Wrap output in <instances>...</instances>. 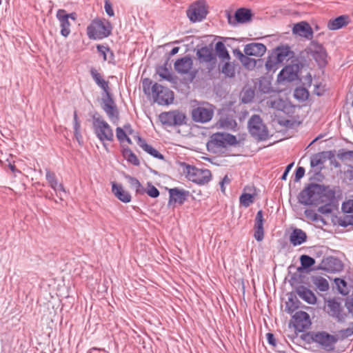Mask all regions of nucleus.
Masks as SVG:
<instances>
[{
	"instance_id": "16",
	"label": "nucleus",
	"mask_w": 353,
	"mask_h": 353,
	"mask_svg": "<svg viewBox=\"0 0 353 353\" xmlns=\"http://www.w3.org/2000/svg\"><path fill=\"white\" fill-rule=\"evenodd\" d=\"M293 323L295 330L299 332H303L311 325L310 315L303 311H298L293 316Z\"/></svg>"
},
{
	"instance_id": "25",
	"label": "nucleus",
	"mask_w": 353,
	"mask_h": 353,
	"mask_svg": "<svg viewBox=\"0 0 353 353\" xmlns=\"http://www.w3.org/2000/svg\"><path fill=\"white\" fill-rule=\"evenodd\" d=\"M296 292L299 296L308 304L314 305L316 303L315 294L303 285H299L296 288Z\"/></svg>"
},
{
	"instance_id": "37",
	"label": "nucleus",
	"mask_w": 353,
	"mask_h": 353,
	"mask_svg": "<svg viewBox=\"0 0 353 353\" xmlns=\"http://www.w3.org/2000/svg\"><path fill=\"white\" fill-rule=\"evenodd\" d=\"M103 110L106 113L110 121H112L114 123L118 121L119 119V112L118 110L117 105H114L112 106H108L107 108H104Z\"/></svg>"
},
{
	"instance_id": "27",
	"label": "nucleus",
	"mask_w": 353,
	"mask_h": 353,
	"mask_svg": "<svg viewBox=\"0 0 353 353\" xmlns=\"http://www.w3.org/2000/svg\"><path fill=\"white\" fill-rule=\"evenodd\" d=\"M112 191L115 196L123 203H129L131 201V195L130 194L123 190L121 185L117 184L116 183H112Z\"/></svg>"
},
{
	"instance_id": "3",
	"label": "nucleus",
	"mask_w": 353,
	"mask_h": 353,
	"mask_svg": "<svg viewBox=\"0 0 353 353\" xmlns=\"http://www.w3.org/2000/svg\"><path fill=\"white\" fill-rule=\"evenodd\" d=\"M248 128L251 136L259 141H265L269 137L268 128L258 114H254L250 118Z\"/></svg>"
},
{
	"instance_id": "30",
	"label": "nucleus",
	"mask_w": 353,
	"mask_h": 353,
	"mask_svg": "<svg viewBox=\"0 0 353 353\" xmlns=\"http://www.w3.org/2000/svg\"><path fill=\"white\" fill-rule=\"evenodd\" d=\"M168 61L169 58H168L167 61L163 65L157 68V74H158L162 79L166 80L169 82H173L174 79L168 68Z\"/></svg>"
},
{
	"instance_id": "6",
	"label": "nucleus",
	"mask_w": 353,
	"mask_h": 353,
	"mask_svg": "<svg viewBox=\"0 0 353 353\" xmlns=\"http://www.w3.org/2000/svg\"><path fill=\"white\" fill-rule=\"evenodd\" d=\"M312 341L326 352H332L335 348L338 341L336 336L330 334L325 331L313 332L311 335Z\"/></svg>"
},
{
	"instance_id": "45",
	"label": "nucleus",
	"mask_w": 353,
	"mask_h": 353,
	"mask_svg": "<svg viewBox=\"0 0 353 353\" xmlns=\"http://www.w3.org/2000/svg\"><path fill=\"white\" fill-rule=\"evenodd\" d=\"M305 216L312 221H323V218L316 214L313 210L306 209L304 212Z\"/></svg>"
},
{
	"instance_id": "11",
	"label": "nucleus",
	"mask_w": 353,
	"mask_h": 353,
	"mask_svg": "<svg viewBox=\"0 0 353 353\" xmlns=\"http://www.w3.org/2000/svg\"><path fill=\"white\" fill-rule=\"evenodd\" d=\"M237 143L235 136L228 133H216L211 137L210 141L208 143V147H215L217 148H223L229 145H234Z\"/></svg>"
},
{
	"instance_id": "41",
	"label": "nucleus",
	"mask_w": 353,
	"mask_h": 353,
	"mask_svg": "<svg viewBox=\"0 0 353 353\" xmlns=\"http://www.w3.org/2000/svg\"><path fill=\"white\" fill-rule=\"evenodd\" d=\"M254 201V196L248 193H243L239 197L240 204L245 207H249Z\"/></svg>"
},
{
	"instance_id": "61",
	"label": "nucleus",
	"mask_w": 353,
	"mask_h": 353,
	"mask_svg": "<svg viewBox=\"0 0 353 353\" xmlns=\"http://www.w3.org/2000/svg\"><path fill=\"white\" fill-rule=\"evenodd\" d=\"M292 166H293V163H290V164L287 165L284 172L283 173V174H282L281 177V179L282 180H285L287 179L288 172H290V170H291Z\"/></svg>"
},
{
	"instance_id": "17",
	"label": "nucleus",
	"mask_w": 353,
	"mask_h": 353,
	"mask_svg": "<svg viewBox=\"0 0 353 353\" xmlns=\"http://www.w3.org/2000/svg\"><path fill=\"white\" fill-rule=\"evenodd\" d=\"M298 66L295 65H286L278 74L277 81L280 83L292 82L298 78Z\"/></svg>"
},
{
	"instance_id": "38",
	"label": "nucleus",
	"mask_w": 353,
	"mask_h": 353,
	"mask_svg": "<svg viewBox=\"0 0 353 353\" xmlns=\"http://www.w3.org/2000/svg\"><path fill=\"white\" fill-rule=\"evenodd\" d=\"M215 50L218 56L223 60H229L230 59L228 51L227 50L224 43L218 41L215 45Z\"/></svg>"
},
{
	"instance_id": "9",
	"label": "nucleus",
	"mask_w": 353,
	"mask_h": 353,
	"mask_svg": "<svg viewBox=\"0 0 353 353\" xmlns=\"http://www.w3.org/2000/svg\"><path fill=\"white\" fill-rule=\"evenodd\" d=\"M207 14V6L203 1H197L193 3L187 10V15L193 23L203 21Z\"/></svg>"
},
{
	"instance_id": "50",
	"label": "nucleus",
	"mask_w": 353,
	"mask_h": 353,
	"mask_svg": "<svg viewBox=\"0 0 353 353\" xmlns=\"http://www.w3.org/2000/svg\"><path fill=\"white\" fill-rule=\"evenodd\" d=\"M299 305L296 304L294 301L293 299L289 298L288 301L286 303L285 310L288 313L292 314L293 313L297 308Z\"/></svg>"
},
{
	"instance_id": "23",
	"label": "nucleus",
	"mask_w": 353,
	"mask_h": 353,
	"mask_svg": "<svg viewBox=\"0 0 353 353\" xmlns=\"http://www.w3.org/2000/svg\"><path fill=\"white\" fill-rule=\"evenodd\" d=\"M264 219L263 215V211L259 210L256 213L254 223V236L257 241H261L264 238V230L263 223Z\"/></svg>"
},
{
	"instance_id": "33",
	"label": "nucleus",
	"mask_w": 353,
	"mask_h": 353,
	"mask_svg": "<svg viewBox=\"0 0 353 353\" xmlns=\"http://www.w3.org/2000/svg\"><path fill=\"white\" fill-rule=\"evenodd\" d=\"M125 179L128 181L130 187L135 190L136 193L139 194H143L145 193V190L139 181L130 175L126 174L125 176Z\"/></svg>"
},
{
	"instance_id": "42",
	"label": "nucleus",
	"mask_w": 353,
	"mask_h": 353,
	"mask_svg": "<svg viewBox=\"0 0 353 353\" xmlns=\"http://www.w3.org/2000/svg\"><path fill=\"white\" fill-rule=\"evenodd\" d=\"M294 96L299 100L305 101L307 99L309 92L305 88H297L294 90Z\"/></svg>"
},
{
	"instance_id": "20",
	"label": "nucleus",
	"mask_w": 353,
	"mask_h": 353,
	"mask_svg": "<svg viewBox=\"0 0 353 353\" xmlns=\"http://www.w3.org/2000/svg\"><path fill=\"white\" fill-rule=\"evenodd\" d=\"M294 34L299 35L307 39H311L313 37V30L310 24L306 21H301L294 24L292 28Z\"/></svg>"
},
{
	"instance_id": "21",
	"label": "nucleus",
	"mask_w": 353,
	"mask_h": 353,
	"mask_svg": "<svg viewBox=\"0 0 353 353\" xmlns=\"http://www.w3.org/2000/svg\"><path fill=\"white\" fill-rule=\"evenodd\" d=\"M266 46L261 43H251L245 46L244 52L248 56L262 57L266 52Z\"/></svg>"
},
{
	"instance_id": "35",
	"label": "nucleus",
	"mask_w": 353,
	"mask_h": 353,
	"mask_svg": "<svg viewBox=\"0 0 353 353\" xmlns=\"http://www.w3.org/2000/svg\"><path fill=\"white\" fill-rule=\"evenodd\" d=\"M290 52V50L289 47H279L276 49L274 54L273 55L276 57L277 61L281 63L288 59Z\"/></svg>"
},
{
	"instance_id": "49",
	"label": "nucleus",
	"mask_w": 353,
	"mask_h": 353,
	"mask_svg": "<svg viewBox=\"0 0 353 353\" xmlns=\"http://www.w3.org/2000/svg\"><path fill=\"white\" fill-rule=\"evenodd\" d=\"M339 334L343 339L352 336L353 334V323H351L347 328L339 330Z\"/></svg>"
},
{
	"instance_id": "51",
	"label": "nucleus",
	"mask_w": 353,
	"mask_h": 353,
	"mask_svg": "<svg viewBox=\"0 0 353 353\" xmlns=\"http://www.w3.org/2000/svg\"><path fill=\"white\" fill-rule=\"evenodd\" d=\"M340 225L346 227L347 225H353V214H345L342 219H341Z\"/></svg>"
},
{
	"instance_id": "31",
	"label": "nucleus",
	"mask_w": 353,
	"mask_h": 353,
	"mask_svg": "<svg viewBox=\"0 0 353 353\" xmlns=\"http://www.w3.org/2000/svg\"><path fill=\"white\" fill-rule=\"evenodd\" d=\"M347 16H339L332 20H330L327 23V28L331 30H339L347 24Z\"/></svg>"
},
{
	"instance_id": "24",
	"label": "nucleus",
	"mask_w": 353,
	"mask_h": 353,
	"mask_svg": "<svg viewBox=\"0 0 353 353\" xmlns=\"http://www.w3.org/2000/svg\"><path fill=\"white\" fill-rule=\"evenodd\" d=\"M57 18L60 23L61 34L64 37H68L70 34V23L67 16L65 15V10L59 9L57 12Z\"/></svg>"
},
{
	"instance_id": "29",
	"label": "nucleus",
	"mask_w": 353,
	"mask_h": 353,
	"mask_svg": "<svg viewBox=\"0 0 353 353\" xmlns=\"http://www.w3.org/2000/svg\"><path fill=\"white\" fill-rule=\"evenodd\" d=\"M307 239V235L305 232L301 229L296 228L293 230L290 235V242L294 245H299L303 243Z\"/></svg>"
},
{
	"instance_id": "43",
	"label": "nucleus",
	"mask_w": 353,
	"mask_h": 353,
	"mask_svg": "<svg viewBox=\"0 0 353 353\" xmlns=\"http://www.w3.org/2000/svg\"><path fill=\"white\" fill-rule=\"evenodd\" d=\"M300 261L303 268H309L315 263L314 259L306 254L301 256Z\"/></svg>"
},
{
	"instance_id": "4",
	"label": "nucleus",
	"mask_w": 353,
	"mask_h": 353,
	"mask_svg": "<svg viewBox=\"0 0 353 353\" xmlns=\"http://www.w3.org/2000/svg\"><path fill=\"white\" fill-rule=\"evenodd\" d=\"M111 30L110 22L94 20L87 28V34L91 39H102L111 34Z\"/></svg>"
},
{
	"instance_id": "57",
	"label": "nucleus",
	"mask_w": 353,
	"mask_h": 353,
	"mask_svg": "<svg viewBox=\"0 0 353 353\" xmlns=\"http://www.w3.org/2000/svg\"><path fill=\"white\" fill-rule=\"evenodd\" d=\"M104 8H105V10L108 16L113 17L114 15V12L112 9V4L109 2L108 0L105 1Z\"/></svg>"
},
{
	"instance_id": "14",
	"label": "nucleus",
	"mask_w": 353,
	"mask_h": 353,
	"mask_svg": "<svg viewBox=\"0 0 353 353\" xmlns=\"http://www.w3.org/2000/svg\"><path fill=\"white\" fill-rule=\"evenodd\" d=\"M196 56L201 63H208V69L212 70L216 65V58L212 48L205 46L196 51Z\"/></svg>"
},
{
	"instance_id": "54",
	"label": "nucleus",
	"mask_w": 353,
	"mask_h": 353,
	"mask_svg": "<svg viewBox=\"0 0 353 353\" xmlns=\"http://www.w3.org/2000/svg\"><path fill=\"white\" fill-rule=\"evenodd\" d=\"M116 136L121 143H123L125 141V139L127 138L125 132L120 127H118L116 129Z\"/></svg>"
},
{
	"instance_id": "12",
	"label": "nucleus",
	"mask_w": 353,
	"mask_h": 353,
	"mask_svg": "<svg viewBox=\"0 0 353 353\" xmlns=\"http://www.w3.org/2000/svg\"><path fill=\"white\" fill-rule=\"evenodd\" d=\"M214 115V108L210 104L199 105L192 110V120L198 123H207Z\"/></svg>"
},
{
	"instance_id": "36",
	"label": "nucleus",
	"mask_w": 353,
	"mask_h": 353,
	"mask_svg": "<svg viewBox=\"0 0 353 353\" xmlns=\"http://www.w3.org/2000/svg\"><path fill=\"white\" fill-rule=\"evenodd\" d=\"M239 59L243 66L248 69H253L256 64L254 59H251L248 55H244L241 51H238Z\"/></svg>"
},
{
	"instance_id": "55",
	"label": "nucleus",
	"mask_w": 353,
	"mask_h": 353,
	"mask_svg": "<svg viewBox=\"0 0 353 353\" xmlns=\"http://www.w3.org/2000/svg\"><path fill=\"white\" fill-rule=\"evenodd\" d=\"M152 81L149 79H145L143 81V90L145 94H149L150 88L152 89Z\"/></svg>"
},
{
	"instance_id": "19",
	"label": "nucleus",
	"mask_w": 353,
	"mask_h": 353,
	"mask_svg": "<svg viewBox=\"0 0 353 353\" xmlns=\"http://www.w3.org/2000/svg\"><path fill=\"white\" fill-rule=\"evenodd\" d=\"M190 192L183 189L177 188H171L169 190V201L168 205L178 203L182 205L187 200L189 196Z\"/></svg>"
},
{
	"instance_id": "53",
	"label": "nucleus",
	"mask_w": 353,
	"mask_h": 353,
	"mask_svg": "<svg viewBox=\"0 0 353 353\" xmlns=\"http://www.w3.org/2000/svg\"><path fill=\"white\" fill-rule=\"evenodd\" d=\"M97 51L103 56L104 61L108 59L106 54L107 52H110L111 54H112L108 47L104 46L103 45H97Z\"/></svg>"
},
{
	"instance_id": "39",
	"label": "nucleus",
	"mask_w": 353,
	"mask_h": 353,
	"mask_svg": "<svg viewBox=\"0 0 353 353\" xmlns=\"http://www.w3.org/2000/svg\"><path fill=\"white\" fill-rule=\"evenodd\" d=\"M334 197V193L330 192L329 195V200L326 203H323L324 205L318 208L317 211L323 214H329L332 212V208L331 206V200Z\"/></svg>"
},
{
	"instance_id": "52",
	"label": "nucleus",
	"mask_w": 353,
	"mask_h": 353,
	"mask_svg": "<svg viewBox=\"0 0 353 353\" xmlns=\"http://www.w3.org/2000/svg\"><path fill=\"white\" fill-rule=\"evenodd\" d=\"M342 210L347 214H353V200H349L342 204Z\"/></svg>"
},
{
	"instance_id": "15",
	"label": "nucleus",
	"mask_w": 353,
	"mask_h": 353,
	"mask_svg": "<svg viewBox=\"0 0 353 353\" xmlns=\"http://www.w3.org/2000/svg\"><path fill=\"white\" fill-rule=\"evenodd\" d=\"M252 14L251 10L247 8H241L236 10L234 16L228 15V23L232 26H236L237 23H245L251 21Z\"/></svg>"
},
{
	"instance_id": "8",
	"label": "nucleus",
	"mask_w": 353,
	"mask_h": 353,
	"mask_svg": "<svg viewBox=\"0 0 353 353\" xmlns=\"http://www.w3.org/2000/svg\"><path fill=\"white\" fill-rule=\"evenodd\" d=\"M305 52L310 55L320 67H324L327 64V52L321 44L316 41H312L305 49Z\"/></svg>"
},
{
	"instance_id": "64",
	"label": "nucleus",
	"mask_w": 353,
	"mask_h": 353,
	"mask_svg": "<svg viewBox=\"0 0 353 353\" xmlns=\"http://www.w3.org/2000/svg\"><path fill=\"white\" fill-rule=\"evenodd\" d=\"M50 187L54 190V191H57V188L59 185V183H58V181L57 180H54L53 182L52 183H50Z\"/></svg>"
},
{
	"instance_id": "13",
	"label": "nucleus",
	"mask_w": 353,
	"mask_h": 353,
	"mask_svg": "<svg viewBox=\"0 0 353 353\" xmlns=\"http://www.w3.org/2000/svg\"><path fill=\"white\" fill-rule=\"evenodd\" d=\"M324 310L330 316L335 319L338 322L345 321L346 314L343 312L341 303L336 299H330L326 301Z\"/></svg>"
},
{
	"instance_id": "32",
	"label": "nucleus",
	"mask_w": 353,
	"mask_h": 353,
	"mask_svg": "<svg viewBox=\"0 0 353 353\" xmlns=\"http://www.w3.org/2000/svg\"><path fill=\"white\" fill-rule=\"evenodd\" d=\"M312 281L316 288L321 292H326L329 290V283L327 279L323 276H312Z\"/></svg>"
},
{
	"instance_id": "63",
	"label": "nucleus",
	"mask_w": 353,
	"mask_h": 353,
	"mask_svg": "<svg viewBox=\"0 0 353 353\" xmlns=\"http://www.w3.org/2000/svg\"><path fill=\"white\" fill-rule=\"evenodd\" d=\"M74 134L76 139L79 142V143L80 145H81L83 143V141H82V135L81 134V132L80 131L79 132H74Z\"/></svg>"
},
{
	"instance_id": "48",
	"label": "nucleus",
	"mask_w": 353,
	"mask_h": 353,
	"mask_svg": "<svg viewBox=\"0 0 353 353\" xmlns=\"http://www.w3.org/2000/svg\"><path fill=\"white\" fill-rule=\"evenodd\" d=\"M145 192H146L148 195L152 198H157L159 196L160 194L159 190L151 183H148L147 190H145Z\"/></svg>"
},
{
	"instance_id": "1",
	"label": "nucleus",
	"mask_w": 353,
	"mask_h": 353,
	"mask_svg": "<svg viewBox=\"0 0 353 353\" xmlns=\"http://www.w3.org/2000/svg\"><path fill=\"white\" fill-rule=\"evenodd\" d=\"M330 192L324 185L310 183L299 194V202L304 205H318L329 200Z\"/></svg>"
},
{
	"instance_id": "5",
	"label": "nucleus",
	"mask_w": 353,
	"mask_h": 353,
	"mask_svg": "<svg viewBox=\"0 0 353 353\" xmlns=\"http://www.w3.org/2000/svg\"><path fill=\"white\" fill-rule=\"evenodd\" d=\"M93 128L97 137L103 143L104 141H112L114 133L110 125L101 117L93 118ZM103 146L107 149L106 145Z\"/></svg>"
},
{
	"instance_id": "59",
	"label": "nucleus",
	"mask_w": 353,
	"mask_h": 353,
	"mask_svg": "<svg viewBox=\"0 0 353 353\" xmlns=\"http://www.w3.org/2000/svg\"><path fill=\"white\" fill-rule=\"evenodd\" d=\"M46 180L49 183L53 182L54 180L57 179L54 173L50 172L49 170H46Z\"/></svg>"
},
{
	"instance_id": "40",
	"label": "nucleus",
	"mask_w": 353,
	"mask_h": 353,
	"mask_svg": "<svg viewBox=\"0 0 353 353\" xmlns=\"http://www.w3.org/2000/svg\"><path fill=\"white\" fill-rule=\"evenodd\" d=\"M102 101V108H107L108 106H112L116 105L114 100L110 92V90L106 92H103Z\"/></svg>"
},
{
	"instance_id": "26",
	"label": "nucleus",
	"mask_w": 353,
	"mask_h": 353,
	"mask_svg": "<svg viewBox=\"0 0 353 353\" xmlns=\"http://www.w3.org/2000/svg\"><path fill=\"white\" fill-rule=\"evenodd\" d=\"M134 138L137 141V143L148 154L158 159H164L163 155L161 154L155 148H154L152 145L148 144L145 139H142L139 136H135Z\"/></svg>"
},
{
	"instance_id": "2",
	"label": "nucleus",
	"mask_w": 353,
	"mask_h": 353,
	"mask_svg": "<svg viewBox=\"0 0 353 353\" xmlns=\"http://www.w3.org/2000/svg\"><path fill=\"white\" fill-rule=\"evenodd\" d=\"M183 172L189 181L200 185L208 183L212 179L211 172L208 169H199L189 164L183 163Z\"/></svg>"
},
{
	"instance_id": "62",
	"label": "nucleus",
	"mask_w": 353,
	"mask_h": 353,
	"mask_svg": "<svg viewBox=\"0 0 353 353\" xmlns=\"http://www.w3.org/2000/svg\"><path fill=\"white\" fill-rule=\"evenodd\" d=\"M342 158L353 159V151L349 150L342 154Z\"/></svg>"
},
{
	"instance_id": "10",
	"label": "nucleus",
	"mask_w": 353,
	"mask_h": 353,
	"mask_svg": "<svg viewBox=\"0 0 353 353\" xmlns=\"http://www.w3.org/2000/svg\"><path fill=\"white\" fill-rule=\"evenodd\" d=\"M159 119L163 125L168 126H179L185 123L186 117L182 112L174 110L160 114Z\"/></svg>"
},
{
	"instance_id": "7",
	"label": "nucleus",
	"mask_w": 353,
	"mask_h": 353,
	"mask_svg": "<svg viewBox=\"0 0 353 353\" xmlns=\"http://www.w3.org/2000/svg\"><path fill=\"white\" fill-rule=\"evenodd\" d=\"M152 93L154 101L159 105H168L174 99L173 92L157 83L152 85Z\"/></svg>"
},
{
	"instance_id": "28",
	"label": "nucleus",
	"mask_w": 353,
	"mask_h": 353,
	"mask_svg": "<svg viewBox=\"0 0 353 353\" xmlns=\"http://www.w3.org/2000/svg\"><path fill=\"white\" fill-rule=\"evenodd\" d=\"M90 72L95 83L101 88L103 92L110 90L109 82L105 81L103 76L95 68H92Z\"/></svg>"
},
{
	"instance_id": "47",
	"label": "nucleus",
	"mask_w": 353,
	"mask_h": 353,
	"mask_svg": "<svg viewBox=\"0 0 353 353\" xmlns=\"http://www.w3.org/2000/svg\"><path fill=\"white\" fill-rule=\"evenodd\" d=\"M280 63L276 59V57L272 54L270 57H268L266 63H265V68L268 70H274L276 69V66L277 64Z\"/></svg>"
},
{
	"instance_id": "60",
	"label": "nucleus",
	"mask_w": 353,
	"mask_h": 353,
	"mask_svg": "<svg viewBox=\"0 0 353 353\" xmlns=\"http://www.w3.org/2000/svg\"><path fill=\"white\" fill-rule=\"evenodd\" d=\"M323 163L321 159L319 157H314L311 159L310 161V165L311 167L314 168L316 167Z\"/></svg>"
},
{
	"instance_id": "34",
	"label": "nucleus",
	"mask_w": 353,
	"mask_h": 353,
	"mask_svg": "<svg viewBox=\"0 0 353 353\" xmlns=\"http://www.w3.org/2000/svg\"><path fill=\"white\" fill-rule=\"evenodd\" d=\"M123 157L134 165L139 166L140 161L137 155L128 148H124L122 150Z\"/></svg>"
},
{
	"instance_id": "44",
	"label": "nucleus",
	"mask_w": 353,
	"mask_h": 353,
	"mask_svg": "<svg viewBox=\"0 0 353 353\" xmlns=\"http://www.w3.org/2000/svg\"><path fill=\"white\" fill-rule=\"evenodd\" d=\"M221 72L228 77H234L235 70L234 66L228 62H226L221 68Z\"/></svg>"
},
{
	"instance_id": "56",
	"label": "nucleus",
	"mask_w": 353,
	"mask_h": 353,
	"mask_svg": "<svg viewBox=\"0 0 353 353\" xmlns=\"http://www.w3.org/2000/svg\"><path fill=\"white\" fill-rule=\"evenodd\" d=\"M305 174V168L303 167H298L295 172V181H299Z\"/></svg>"
},
{
	"instance_id": "18",
	"label": "nucleus",
	"mask_w": 353,
	"mask_h": 353,
	"mask_svg": "<svg viewBox=\"0 0 353 353\" xmlns=\"http://www.w3.org/2000/svg\"><path fill=\"white\" fill-rule=\"evenodd\" d=\"M343 263L339 259L328 256L323 259L321 263V268L326 272L334 273L343 270Z\"/></svg>"
},
{
	"instance_id": "22",
	"label": "nucleus",
	"mask_w": 353,
	"mask_h": 353,
	"mask_svg": "<svg viewBox=\"0 0 353 353\" xmlns=\"http://www.w3.org/2000/svg\"><path fill=\"white\" fill-rule=\"evenodd\" d=\"M192 60L190 57H184L177 59L174 64L175 70L181 74L189 73L190 70L192 68Z\"/></svg>"
},
{
	"instance_id": "58",
	"label": "nucleus",
	"mask_w": 353,
	"mask_h": 353,
	"mask_svg": "<svg viewBox=\"0 0 353 353\" xmlns=\"http://www.w3.org/2000/svg\"><path fill=\"white\" fill-rule=\"evenodd\" d=\"M266 338H267L268 342L270 345H271L274 347L276 346V339L272 333H270V332L267 333Z\"/></svg>"
},
{
	"instance_id": "46",
	"label": "nucleus",
	"mask_w": 353,
	"mask_h": 353,
	"mask_svg": "<svg viewBox=\"0 0 353 353\" xmlns=\"http://www.w3.org/2000/svg\"><path fill=\"white\" fill-rule=\"evenodd\" d=\"M335 283L341 294L345 295L348 293V290L347 288V283L345 280L341 279H336Z\"/></svg>"
}]
</instances>
